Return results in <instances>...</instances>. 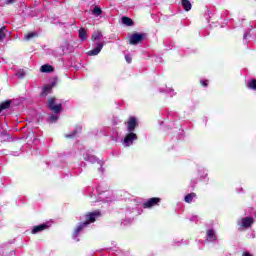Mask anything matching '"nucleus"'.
<instances>
[{
	"mask_svg": "<svg viewBox=\"0 0 256 256\" xmlns=\"http://www.w3.org/2000/svg\"><path fill=\"white\" fill-rule=\"evenodd\" d=\"M91 39L96 46L94 49L88 51L87 55H89L90 57L99 55V53H101V49H103L105 45V41L103 40V34L101 33V31H95L92 34Z\"/></svg>",
	"mask_w": 256,
	"mask_h": 256,
	"instance_id": "1",
	"label": "nucleus"
},
{
	"mask_svg": "<svg viewBox=\"0 0 256 256\" xmlns=\"http://www.w3.org/2000/svg\"><path fill=\"white\" fill-rule=\"evenodd\" d=\"M101 213L99 211L96 212H91L89 214L86 215V221L84 223H81L75 233L76 235H79V233H81V231L84 229V227H87V225H89L90 223H95V218L96 217H100Z\"/></svg>",
	"mask_w": 256,
	"mask_h": 256,
	"instance_id": "2",
	"label": "nucleus"
},
{
	"mask_svg": "<svg viewBox=\"0 0 256 256\" xmlns=\"http://www.w3.org/2000/svg\"><path fill=\"white\" fill-rule=\"evenodd\" d=\"M48 107L53 113H61L63 111V104L55 97L48 99Z\"/></svg>",
	"mask_w": 256,
	"mask_h": 256,
	"instance_id": "3",
	"label": "nucleus"
},
{
	"mask_svg": "<svg viewBox=\"0 0 256 256\" xmlns=\"http://www.w3.org/2000/svg\"><path fill=\"white\" fill-rule=\"evenodd\" d=\"M146 35L144 33H133L129 37L130 45H139V43H143L145 41Z\"/></svg>",
	"mask_w": 256,
	"mask_h": 256,
	"instance_id": "4",
	"label": "nucleus"
},
{
	"mask_svg": "<svg viewBox=\"0 0 256 256\" xmlns=\"http://www.w3.org/2000/svg\"><path fill=\"white\" fill-rule=\"evenodd\" d=\"M134 141H137V134L130 132L125 136L123 145L124 147H131Z\"/></svg>",
	"mask_w": 256,
	"mask_h": 256,
	"instance_id": "5",
	"label": "nucleus"
},
{
	"mask_svg": "<svg viewBox=\"0 0 256 256\" xmlns=\"http://www.w3.org/2000/svg\"><path fill=\"white\" fill-rule=\"evenodd\" d=\"M126 124H127V131L129 133H133V131H135V128L137 127V119H135V117H130L126 122Z\"/></svg>",
	"mask_w": 256,
	"mask_h": 256,
	"instance_id": "6",
	"label": "nucleus"
},
{
	"mask_svg": "<svg viewBox=\"0 0 256 256\" xmlns=\"http://www.w3.org/2000/svg\"><path fill=\"white\" fill-rule=\"evenodd\" d=\"M161 199L159 198H151L147 202L144 203L145 208L154 207V205H157Z\"/></svg>",
	"mask_w": 256,
	"mask_h": 256,
	"instance_id": "7",
	"label": "nucleus"
},
{
	"mask_svg": "<svg viewBox=\"0 0 256 256\" xmlns=\"http://www.w3.org/2000/svg\"><path fill=\"white\" fill-rule=\"evenodd\" d=\"M48 227L49 226H47V224H41V225L35 226L32 229V233H33V235H35L37 233H41V231H45V229H47Z\"/></svg>",
	"mask_w": 256,
	"mask_h": 256,
	"instance_id": "8",
	"label": "nucleus"
},
{
	"mask_svg": "<svg viewBox=\"0 0 256 256\" xmlns=\"http://www.w3.org/2000/svg\"><path fill=\"white\" fill-rule=\"evenodd\" d=\"M251 225H253V218L246 217L242 219V227L248 228Z\"/></svg>",
	"mask_w": 256,
	"mask_h": 256,
	"instance_id": "9",
	"label": "nucleus"
},
{
	"mask_svg": "<svg viewBox=\"0 0 256 256\" xmlns=\"http://www.w3.org/2000/svg\"><path fill=\"white\" fill-rule=\"evenodd\" d=\"M53 70V66L47 64L41 66L40 68L41 73H53Z\"/></svg>",
	"mask_w": 256,
	"mask_h": 256,
	"instance_id": "10",
	"label": "nucleus"
},
{
	"mask_svg": "<svg viewBox=\"0 0 256 256\" xmlns=\"http://www.w3.org/2000/svg\"><path fill=\"white\" fill-rule=\"evenodd\" d=\"M52 89H53V86H51V85L44 86L43 91L41 93L42 97H47V95H49V93H51Z\"/></svg>",
	"mask_w": 256,
	"mask_h": 256,
	"instance_id": "11",
	"label": "nucleus"
},
{
	"mask_svg": "<svg viewBox=\"0 0 256 256\" xmlns=\"http://www.w3.org/2000/svg\"><path fill=\"white\" fill-rule=\"evenodd\" d=\"M182 7L184 8L185 11H191V2L189 0H181Z\"/></svg>",
	"mask_w": 256,
	"mask_h": 256,
	"instance_id": "12",
	"label": "nucleus"
},
{
	"mask_svg": "<svg viewBox=\"0 0 256 256\" xmlns=\"http://www.w3.org/2000/svg\"><path fill=\"white\" fill-rule=\"evenodd\" d=\"M79 38L81 39V41H86V39H87V30L85 28H80Z\"/></svg>",
	"mask_w": 256,
	"mask_h": 256,
	"instance_id": "13",
	"label": "nucleus"
},
{
	"mask_svg": "<svg viewBox=\"0 0 256 256\" xmlns=\"http://www.w3.org/2000/svg\"><path fill=\"white\" fill-rule=\"evenodd\" d=\"M195 197H197V194H195V193H190V194H188V195L185 196L184 201H185L186 203H193V199H195Z\"/></svg>",
	"mask_w": 256,
	"mask_h": 256,
	"instance_id": "14",
	"label": "nucleus"
},
{
	"mask_svg": "<svg viewBox=\"0 0 256 256\" xmlns=\"http://www.w3.org/2000/svg\"><path fill=\"white\" fill-rule=\"evenodd\" d=\"M122 23L124 25H127V27H131L133 25V20L129 17H123L122 18Z\"/></svg>",
	"mask_w": 256,
	"mask_h": 256,
	"instance_id": "15",
	"label": "nucleus"
},
{
	"mask_svg": "<svg viewBox=\"0 0 256 256\" xmlns=\"http://www.w3.org/2000/svg\"><path fill=\"white\" fill-rule=\"evenodd\" d=\"M37 36H38L37 32H29L28 34L24 35V39L25 41H31L33 37H37Z\"/></svg>",
	"mask_w": 256,
	"mask_h": 256,
	"instance_id": "16",
	"label": "nucleus"
},
{
	"mask_svg": "<svg viewBox=\"0 0 256 256\" xmlns=\"http://www.w3.org/2000/svg\"><path fill=\"white\" fill-rule=\"evenodd\" d=\"M208 241H215L217 236H215V232L213 230H208L207 232Z\"/></svg>",
	"mask_w": 256,
	"mask_h": 256,
	"instance_id": "17",
	"label": "nucleus"
},
{
	"mask_svg": "<svg viewBox=\"0 0 256 256\" xmlns=\"http://www.w3.org/2000/svg\"><path fill=\"white\" fill-rule=\"evenodd\" d=\"M9 107H11V101L3 102V103L0 105V113H1L2 111H4V109H9Z\"/></svg>",
	"mask_w": 256,
	"mask_h": 256,
	"instance_id": "18",
	"label": "nucleus"
},
{
	"mask_svg": "<svg viewBox=\"0 0 256 256\" xmlns=\"http://www.w3.org/2000/svg\"><path fill=\"white\" fill-rule=\"evenodd\" d=\"M247 87L249 89H253V91H256V80L252 79V80L248 81Z\"/></svg>",
	"mask_w": 256,
	"mask_h": 256,
	"instance_id": "19",
	"label": "nucleus"
},
{
	"mask_svg": "<svg viewBox=\"0 0 256 256\" xmlns=\"http://www.w3.org/2000/svg\"><path fill=\"white\" fill-rule=\"evenodd\" d=\"M5 33H7V28L4 26L0 29V41H3V39H5Z\"/></svg>",
	"mask_w": 256,
	"mask_h": 256,
	"instance_id": "20",
	"label": "nucleus"
},
{
	"mask_svg": "<svg viewBox=\"0 0 256 256\" xmlns=\"http://www.w3.org/2000/svg\"><path fill=\"white\" fill-rule=\"evenodd\" d=\"M93 15H101V13H103V11L99 8V7H95L92 11Z\"/></svg>",
	"mask_w": 256,
	"mask_h": 256,
	"instance_id": "21",
	"label": "nucleus"
},
{
	"mask_svg": "<svg viewBox=\"0 0 256 256\" xmlns=\"http://www.w3.org/2000/svg\"><path fill=\"white\" fill-rule=\"evenodd\" d=\"M57 119H59V116H57V115H52L49 117V121L51 123H55L57 121Z\"/></svg>",
	"mask_w": 256,
	"mask_h": 256,
	"instance_id": "22",
	"label": "nucleus"
},
{
	"mask_svg": "<svg viewBox=\"0 0 256 256\" xmlns=\"http://www.w3.org/2000/svg\"><path fill=\"white\" fill-rule=\"evenodd\" d=\"M201 84L203 87H207V85H209V80H201Z\"/></svg>",
	"mask_w": 256,
	"mask_h": 256,
	"instance_id": "23",
	"label": "nucleus"
},
{
	"mask_svg": "<svg viewBox=\"0 0 256 256\" xmlns=\"http://www.w3.org/2000/svg\"><path fill=\"white\" fill-rule=\"evenodd\" d=\"M125 60L127 61V63H131L132 58H131V56L126 55V56H125Z\"/></svg>",
	"mask_w": 256,
	"mask_h": 256,
	"instance_id": "24",
	"label": "nucleus"
},
{
	"mask_svg": "<svg viewBox=\"0 0 256 256\" xmlns=\"http://www.w3.org/2000/svg\"><path fill=\"white\" fill-rule=\"evenodd\" d=\"M12 3H15V0H7L6 5H11Z\"/></svg>",
	"mask_w": 256,
	"mask_h": 256,
	"instance_id": "25",
	"label": "nucleus"
},
{
	"mask_svg": "<svg viewBox=\"0 0 256 256\" xmlns=\"http://www.w3.org/2000/svg\"><path fill=\"white\" fill-rule=\"evenodd\" d=\"M17 75H18V77H20V79H23V77H25V73H23V72L22 73H18Z\"/></svg>",
	"mask_w": 256,
	"mask_h": 256,
	"instance_id": "26",
	"label": "nucleus"
},
{
	"mask_svg": "<svg viewBox=\"0 0 256 256\" xmlns=\"http://www.w3.org/2000/svg\"><path fill=\"white\" fill-rule=\"evenodd\" d=\"M243 256H253V255L249 254V252H246L243 254Z\"/></svg>",
	"mask_w": 256,
	"mask_h": 256,
	"instance_id": "27",
	"label": "nucleus"
}]
</instances>
